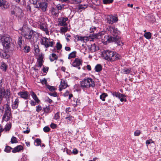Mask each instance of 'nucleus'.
<instances>
[{"mask_svg": "<svg viewBox=\"0 0 161 161\" xmlns=\"http://www.w3.org/2000/svg\"><path fill=\"white\" fill-rule=\"evenodd\" d=\"M54 119L57 120L58 119H59L60 118V116H59V112H57L56 113L54 116Z\"/></svg>", "mask_w": 161, "mask_h": 161, "instance_id": "nucleus-54", "label": "nucleus"}, {"mask_svg": "<svg viewBox=\"0 0 161 161\" xmlns=\"http://www.w3.org/2000/svg\"><path fill=\"white\" fill-rule=\"evenodd\" d=\"M35 142L36 143V144L35 145L36 146H40L41 144V139L39 138H36L35 139Z\"/></svg>", "mask_w": 161, "mask_h": 161, "instance_id": "nucleus-44", "label": "nucleus"}, {"mask_svg": "<svg viewBox=\"0 0 161 161\" xmlns=\"http://www.w3.org/2000/svg\"><path fill=\"white\" fill-rule=\"evenodd\" d=\"M12 116L11 112H5L2 117V121H7L10 119Z\"/></svg>", "mask_w": 161, "mask_h": 161, "instance_id": "nucleus-11", "label": "nucleus"}, {"mask_svg": "<svg viewBox=\"0 0 161 161\" xmlns=\"http://www.w3.org/2000/svg\"><path fill=\"white\" fill-rule=\"evenodd\" d=\"M23 50L25 53H28L30 51L31 48L29 46L25 45L24 47Z\"/></svg>", "mask_w": 161, "mask_h": 161, "instance_id": "nucleus-33", "label": "nucleus"}, {"mask_svg": "<svg viewBox=\"0 0 161 161\" xmlns=\"http://www.w3.org/2000/svg\"><path fill=\"white\" fill-rule=\"evenodd\" d=\"M18 95L20 96L21 98L25 99H29L30 98V94L26 91H23L20 92L18 93Z\"/></svg>", "mask_w": 161, "mask_h": 161, "instance_id": "nucleus-10", "label": "nucleus"}, {"mask_svg": "<svg viewBox=\"0 0 161 161\" xmlns=\"http://www.w3.org/2000/svg\"><path fill=\"white\" fill-rule=\"evenodd\" d=\"M19 99L18 98H16L13 104L12 105V108L13 109H15L18 108L19 104Z\"/></svg>", "mask_w": 161, "mask_h": 161, "instance_id": "nucleus-17", "label": "nucleus"}, {"mask_svg": "<svg viewBox=\"0 0 161 161\" xmlns=\"http://www.w3.org/2000/svg\"><path fill=\"white\" fill-rule=\"evenodd\" d=\"M74 103H73L74 105L76 106L77 105H80V100L78 99L75 98L74 99Z\"/></svg>", "mask_w": 161, "mask_h": 161, "instance_id": "nucleus-47", "label": "nucleus"}, {"mask_svg": "<svg viewBox=\"0 0 161 161\" xmlns=\"http://www.w3.org/2000/svg\"><path fill=\"white\" fill-rule=\"evenodd\" d=\"M10 142L12 144L17 143L18 142L17 138L14 136H12L11 138Z\"/></svg>", "mask_w": 161, "mask_h": 161, "instance_id": "nucleus-45", "label": "nucleus"}, {"mask_svg": "<svg viewBox=\"0 0 161 161\" xmlns=\"http://www.w3.org/2000/svg\"><path fill=\"white\" fill-rule=\"evenodd\" d=\"M154 143L152 139H150L149 140H147L146 141V143L147 145L150 144L151 143Z\"/></svg>", "mask_w": 161, "mask_h": 161, "instance_id": "nucleus-60", "label": "nucleus"}, {"mask_svg": "<svg viewBox=\"0 0 161 161\" xmlns=\"http://www.w3.org/2000/svg\"><path fill=\"white\" fill-rule=\"evenodd\" d=\"M27 22H24V24H23V26L22 27V28H20L19 30V32L22 31L23 30V29H25V28H29L27 27Z\"/></svg>", "mask_w": 161, "mask_h": 161, "instance_id": "nucleus-36", "label": "nucleus"}, {"mask_svg": "<svg viewBox=\"0 0 161 161\" xmlns=\"http://www.w3.org/2000/svg\"><path fill=\"white\" fill-rule=\"evenodd\" d=\"M114 0H103V2L104 4H109L112 3Z\"/></svg>", "mask_w": 161, "mask_h": 161, "instance_id": "nucleus-46", "label": "nucleus"}, {"mask_svg": "<svg viewBox=\"0 0 161 161\" xmlns=\"http://www.w3.org/2000/svg\"><path fill=\"white\" fill-rule=\"evenodd\" d=\"M38 62V65H37L39 67H41L42 65V58L41 57H39L37 60Z\"/></svg>", "mask_w": 161, "mask_h": 161, "instance_id": "nucleus-37", "label": "nucleus"}, {"mask_svg": "<svg viewBox=\"0 0 161 161\" xmlns=\"http://www.w3.org/2000/svg\"><path fill=\"white\" fill-rule=\"evenodd\" d=\"M11 109L8 104H6V109L5 112H11Z\"/></svg>", "mask_w": 161, "mask_h": 161, "instance_id": "nucleus-49", "label": "nucleus"}, {"mask_svg": "<svg viewBox=\"0 0 161 161\" xmlns=\"http://www.w3.org/2000/svg\"><path fill=\"white\" fill-rule=\"evenodd\" d=\"M44 41H43L42 40V42L41 44L44 45L46 48H47L49 47H52L53 46L54 43L53 40H52V41H51L50 39H48L47 37H44Z\"/></svg>", "mask_w": 161, "mask_h": 161, "instance_id": "nucleus-6", "label": "nucleus"}, {"mask_svg": "<svg viewBox=\"0 0 161 161\" xmlns=\"http://www.w3.org/2000/svg\"><path fill=\"white\" fill-rule=\"evenodd\" d=\"M52 14L55 18L58 17V11L56 8L52 7L51 10Z\"/></svg>", "mask_w": 161, "mask_h": 161, "instance_id": "nucleus-16", "label": "nucleus"}, {"mask_svg": "<svg viewBox=\"0 0 161 161\" xmlns=\"http://www.w3.org/2000/svg\"><path fill=\"white\" fill-rule=\"evenodd\" d=\"M80 86L83 89L88 88L90 87H94L95 86V82L91 78H85L80 81Z\"/></svg>", "mask_w": 161, "mask_h": 161, "instance_id": "nucleus-5", "label": "nucleus"}, {"mask_svg": "<svg viewBox=\"0 0 161 161\" xmlns=\"http://www.w3.org/2000/svg\"><path fill=\"white\" fill-rule=\"evenodd\" d=\"M144 36L147 39H149L151 38L152 36V34L149 32H147L144 33Z\"/></svg>", "mask_w": 161, "mask_h": 161, "instance_id": "nucleus-32", "label": "nucleus"}, {"mask_svg": "<svg viewBox=\"0 0 161 161\" xmlns=\"http://www.w3.org/2000/svg\"><path fill=\"white\" fill-rule=\"evenodd\" d=\"M68 28L67 27H61L60 28L61 33H65L67 31Z\"/></svg>", "mask_w": 161, "mask_h": 161, "instance_id": "nucleus-48", "label": "nucleus"}, {"mask_svg": "<svg viewBox=\"0 0 161 161\" xmlns=\"http://www.w3.org/2000/svg\"><path fill=\"white\" fill-rule=\"evenodd\" d=\"M108 29V32L112 34L111 35L113 36H119L118 35L120 33V32L118 29L114 26H109Z\"/></svg>", "mask_w": 161, "mask_h": 161, "instance_id": "nucleus-8", "label": "nucleus"}, {"mask_svg": "<svg viewBox=\"0 0 161 161\" xmlns=\"http://www.w3.org/2000/svg\"><path fill=\"white\" fill-rule=\"evenodd\" d=\"M19 32L25 39L28 40L31 39L37 34L36 32L30 28H25Z\"/></svg>", "mask_w": 161, "mask_h": 161, "instance_id": "nucleus-3", "label": "nucleus"}, {"mask_svg": "<svg viewBox=\"0 0 161 161\" xmlns=\"http://www.w3.org/2000/svg\"><path fill=\"white\" fill-rule=\"evenodd\" d=\"M43 130L45 132H47L50 131V128L49 127L46 126L43 128Z\"/></svg>", "mask_w": 161, "mask_h": 161, "instance_id": "nucleus-53", "label": "nucleus"}, {"mask_svg": "<svg viewBox=\"0 0 161 161\" xmlns=\"http://www.w3.org/2000/svg\"><path fill=\"white\" fill-rule=\"evenodd\" d=\"M4 83V79L3 78H0V91H4L5 93L7 92V89L5 90L4 87H3V85ZM1 91H0V92Z\"/></svg>", "mask_w": 161, "mask_h": 161, "instance_id": "nucleus-22", "label": "nucleus"}, {"mask_svg": "<svg viewBox=\"0 0 161 161\" xmlns=\"http://www.w3.org/2000/svg\"><path fill=\"white\" fill-rule=\"evenodd\" d=\"M131 71V68H124L123 69V72L124 74H129Z\"/></svg>", "mask_w": 161, "mask_h": 161, "instance_id": "nucleus-28", "label": "nucleus"}, {"mask_svg": "<svg viewBox=\"0 0 161 161\" xmlns=\"http://www.w3.org/2000/svg\"><path fill=\"white\" fill-rule=\"evenodd\" d=\"M60 21L58 24V25H60L61 26H66L67 25V24L66 22V21Z\"/></svg>", "mask_w": 161, "mask_h": 161, "instance_id": "nucleus-41", "label": "nucleus"}, {"mask_svg": "<svg viewBox=\"0 0 161 161\" xmlns=\"http://www.w3.org/2000/svg\"><path fill=\"white\" fill-rule=\"evenodd\" d=\"M12 149V147L10 146H7L5 147L4 151L7 153H10Z\"/></svg>", "mask_w": 161, "mask_h": 161, "instance_id": "nucleus-42", "label": "nucleus"}, {"mask_svg": "<svg viewBox=\"0 0 161 161\" xmlns=\"http://www.w3.org/2000/svg\"><path fill=\"white\" fill-rule=\"evenodd\" d=\"M106 20H118L116 15L111 14L105 16Z\"/></svg>", "mask_w": 161, "mask_h": 161, "instance_id": "nucleus-15", "label": "nucleus"}, {"mask_svg": "<svg viewBox=\"0 0 161 161\" xmlns=\"http://www.w3.org/2000/svg\"><path fill=\"white\" fill-rule=\"evenodd\" d=\"M33 4L34 7L36 8H39L40 7V5L41 2L39 0H32Z\"/></svg>", "mask_w": 161, "mask_h": 161, "instance_id": "nucleus-24", "label": "nucleus"}, {"mask_svg": "<svg viewBox=\"0 0 161 161\" xmlns=\"http://www.w3.org/2000/svg\"><path fill=\"white\" fill-rule=\"evenodd\" d=\"M101 38L103 42H114L117 43L119 46L120 45L119 43L120 41V38L119 36H113L109 35H103L101 36Z\"/></svg>", "mask_w": 161, "mask_h": 161, "instance_id": "nucleus-4", "label": "nucleus"}, {"mask_svg": "<svg viewBox=\"0 0 161 161\" xmlns=\"http://www.w3.org/2000/svg\"><path fill=\"white\" fill-rule=\"evenodd\" d=\"M87 7V5L86 4L84 5H80L78 6V9L80 10L81 9H84Z\"/></svg>", "mask_w": 161, "mask_h": 161, "instance_id": "nucleus-39", "label": "nucleus"}, {"mask_svg": "<svg viewBox=\"0 0 161 161\" xmlns=\"http://www.w3.org/2000/svg\"><path fill=\"white\" fill-rule=\"evenodd\" d=\"M0 69L3 71H6L8 68V65L4 62H3L2 63L0 67Z\"/></svg>", "mask_w": 161, "mask_h": 161, "instance_id": "nucleus-25", "label": "nucleus"}, {"mask_svg": "<svg viewBox=\"0 0 161 161\" xmlns=\"http://www.w3.org/2000/svg\"><path fill=\"white\" fill-rule=\"evenodd\" d=\"M23 149V147L21 145H18L13 149L12 152L14 153H15L22 150Z\"/></svg>", "mask_w": 161, "mask_h": 161, "instance_id": "nucleus-18", "label": "nucleus"}, {"mask_svg": "<svg viewBox=\"0 0 161 161\" xmlns=\"http://www.w3.org/2000/svg\"><path fill=\"white\" fill-rule=\"evenodd\" d=\"M12 39L8 35L4 34L0 36V42L3 47L6 49H9L11 45Z\"/></svg>", "mask_w": 161, "mask_h": 161, "instance_id": "nucleus-2", "label": "nucleus"}, {"mask_svg": "<svg viewBox=\"0 0 161 161\" xmlns=\"http://www.w3.org/2000/svg\"><path fill=\"white\" fill-rule=\"evenodd\" d=\"M47 87L48 88L50 91L53 92L55 91L56 89L53 86H50V85H46Z\"/></svg>", "mask_w": 161, "mask_h": 161, "instance_id": "nucleus-43", "label": "nucleus"}, {"mask_svg": "<svg viewBox=\"0 0 161 161\" xmlns=\"http://www.w3.org/2000/svg\"><path fill=\"white\" fill-rule=\"evenodd\" d=\"M92 3L96 5H98L99 4V0H91Z\"/></svg>", "mask_w": 161, "mask_h": 161, "instance_id": "nucleus-57", "label": "nucleus"}, {"mask_svg": "<svg viewBox=\"0 0 161 161\" xmlns=\"http://www.w3.org/2000/svg\"><path fill=\"white\" fill-rule=\"evenodd\" d=\"M83 61L81 59L76 58L73 62L72 65L74 67H77L79 69H80V65H82Z\"/></svg>", "mask_w": 161, "mask_h": 161, "instance_id": "nucleus-9", "label": "nucleus"}, {"mask_svg": "<svg viewBox=\"0 0 161 161\" xmlns=\"http://www.w3.org/2000/svg\"><path fill=\"white\" fill-rule=\"evenodd\" d=\"M23 36L22 35L19 36L17 41V43L21 48H22V45L23 44V42H24Z\"/></svg>", "mask_w": 161, "mask_h": 161, "instance_id": "nucleus-20", "label": "nucleus"}, {"mask_svg": "<svg viewBox=\"0 0 161 161\" xmlns=\"http://www.w3.org/2000/svg\"><path fill=\"white\" fill-rule=\"evenodd\" d=\"M112 95L114 96H115L116 97H117L119 98H120V95H121V94L119 92H112Z\"/></svg>", "mask_w": 161, "mask_h": 161, "instance_id": "nucleus-38", "label": "nucleus"}, {"mask_svg": "<svg viewBox=\"0 0 161 161\" xmlns=\"http://www.w3.org/2000/svg\"><path fill=\"white\" fill-rule=\"evenodd\" d=\"M75 37L76 39H77L78 41L80 40L81 41H84L85 39V38H86L85 37L80 36L78 35H76Z\"/></svg>", "mask_w": 161, "mask_h": 161, "instance_id": "nucleus-40", "label": "nucleus"}, {"mask_svg": "<svg viewBox=\"0 0 161 161\" xmlns=\"http://www.w3.org/2000/svg\"><path fill=\"white\" fill-rule=\"evenodd\" d=\"M17 9H18V10L19 11V13L21 14L22 12V10L21 9L19 8H16L15 9V10H12L11 11V14L12 16L13 17V19H16V18L17 17V16L18 14L16 13V10Z\"/></svg>", "mask_w": 161, "mask_h": 161, "instance_id": "nucleus-14", "label": "nucleus"}, {"mask_svg": "<svg viewBox=\"0 0 161 161\" xmlns=\"http://www.w3.org/2000/svg\"><path fill=\"white\" fill-rule=\"evenodd\" d=\"M72 153L74 154H76L78 153V151L76 148H74L72 151Z\"/></svg>", "mask_w": 161, "mask_h": 161, "instance_id": "nucleus-64", "label": "nucleus"}, {"mask_svg": "<svg viewBox=\"0 0 161 161\" xmlns=\"http://www.w3.org/2000/svg\"><path fill=\"white\" fill-rule=\"evenodd\" d=\"M141 134V131L140 130H136L135 131L134 134L135 136H138Z\"/></svg>", "mask_w": 161, "mask_h": 161, "instance_id": "nucleus-55", "label": "nucleus"}, {"mask_svg": "<svg viewBox=\"0 0 161 161\" xmlns=\"http://www.w3.org/2000/svg\"><path fill=\"white\" fill-rule=\"evenodd\" d=\"M9 6V4L5 0H0V7L2 9H6Z\"/></svg>", "mask_w": 161, "mask_h": 161, "instance_id": "nucleus-12", "label": "nucleus"}, {"mask_svg": "<svg viewBox=\"0 0 161 161\" xmlns=\"http://www.w3.org/2000/svg\"><path fill=\"white\" fill-rule=\"evenodd\" d=\"M65 119L67 120L68 124H70L74 121V118L73 116L69 115V116L66 117Z\"/></svg>", "mask_w": 161, "mask_h": 161, "instance_id": "nucleus-23", "label": "nucleus"}, {"mask_svg": "<svg viewBox=\"0 0 161 161\" xmlns=\"http://www.w3.org/2000/svg\"><path fill=\"white\" fill-rule=\"evenodd\" d=\"M30 103L32 106H35L36 104V102L35 101H34L33 100H31L30 101Z\"/></svg>", "mask_w": 161, "mask_h": 161, "instance_id": "nucleus-61", "label": "nucleus"}, {"mask_svg": "<svg viewBox=\"0 0 161 161\" xmlns=\"http://www.w3.org/2000/svg\"><path fill=\"white\" fill-rule=\"evenodd\" d=\"M37 25L36 24L33 25V26L34 27H38L41 30L44 31L47 34L48 33V31L47 28L46 24L45 23H42L39 21H38Z\"/></svg>", "mask_w": 161, "mask_h": 161, "instance_id": "nucleus-7", "label": "nucleus"}, {"mask_svg": "<svg viewBox=\"0 0 161 161\" xmlns=\"http://www.w3.org/2000/svg\"><path fill=\"white\" fill-rule=\"evenodd\" d=\"M102 56L108 61L113 62L120 59L121 56L118 53L111 50H104L102 52Z\"/></svg>", "mask_w": 161, "mask_h": 161, "instance_id": "nucleus-1", "label": "nucleus"}, {"mask_svg": "<svg viewBox=\"0 0 161 161\" xmlns=\"http://www.w3.org/2000/svg\"><path fill=\"white\" fill-rule=\"evenodd\" d=\"M62 47V45L60 43L58 42L56 44V48L57 50H60Z\"/></svg>", "mask_w": 161, "mask_h": 161, "instance_id": "nucleus-52", "label": "nucleus"}, {"mask_svg": "<svg viewBox=\"0 0 161 161\" xmlns=\"http://www.w3.org/2000/svg\"><path fill=\"white\" fill-rule=\"evenodd\" d=\"M12 126V124L11 123H7L5 125L4 128V130L6 131H8L11 129Z\"/></svg>", "mask_w": 161, "mask_h": 161, "instance_id": "nucleus-29", "label": "nucleus"}, {"mask_svg": "<svg viewBox=\"0 0 161 161\" xmlns=\"http://www.w3.org/2000/svg\"><path fill=\"white\" fill-rule=\"evenodd\" d=\"M98 47L96 45L95 43H94L93 45H92L91 48L94 51L96 50L97 49H98Z\"/></svg>", "mask_w": 161, "mask_h": 161, "instance_id": "nucleus-56", "label": "nucleus"}, {"mask_svg": "<svg viewBox=\"0 0 161 161\" xmlns=\"http://www.w3.org/2000/svg\"><path fill=\"white\" fill-rule=\"evenodd\" d=\"M68 86V85L65 79H62L61 81L60 85L59 86V90L61 91L63 89L66 88Z\"/></svg>", "mask_w": 161, "mask_h": 161, "instance_id": "nucleus-13", "label": "nucleus"}, {"mask_svg": "<svg viewBox=\"0 0 161 161\" xmlns=\"http://www.w3.org/2000/svg\"><path fill=\"white\" fill-rule=\"evenodd\" d=\"M92 35V39H97L98 38V36L99 35L98 34H91Z\"/></svg>", "mask_w": 161, "mask_h": 161, "instance_id": "nucleus-62", "label": "nucleus"}, {"mask_svg": "<svg viewBox=\"0 0 161 161\" xmlns=\"http://www.w3.org/2000/svg\"><path fill=\"white\" fill-rule=\"evenodd\" d=\"M16 3L22 5H25L26 0H14Z\"/></svg>", "mask_w": 161, "mask_h": 161, "instance_id": "nucleus-35", "label": "nucleus"}, {"mask_svg": "<svg viewBox=\"0 0 161 161\" xmlns=\"http://www.w3.org/2000/svg\"><path fill=\"white\" fill-rule=\"evenodd\" d=\"M64 5L63 4L61 5L60 4H58L57 5L56 8L58 11L59 10L62 9V8H64Z\"/></svg>", "mask_w": 161, "mask_h": 161, "instance_id": "nucleus-51", "label": "nucleus"}, {"mask_svg": "<svg viewBox=\"0 0 161 161\" xmlns=\"http://www.w3.org/2000/svg\"><path fill=\"white\" fill-rule=\"evenodd\" d=\"M76 52L75 51H73L70 53L68 57L69 59H70L72 58H75L76 56Z\"/></svg>", "mask_w": 161, "mask_h": 161, "instance_id": "nucleus-30", "label": "nucleus"}, {"mask_svg": "<svg viewBox=\"0 0 161 161\" xmlns=\"http://www.w3.org/2000/svg\"><path fill=\"white\" fill-rule=\"evenodd\" d=\"M42 108L41 106L40 105H39L38 106L36 107V111L38 112H39L40 111H41L42 110Z\"/></svg>", "mask_w": 161, "mask_h": 161, "instance_id": "nucleus-58", "label": "nucleus"}, {"mask_svg": "<svg viewBox=\"0 0 161 161\" xmlns=\"http://www.w3.org/2000/svg\"><path fill=\"white\" fill-rule=\"evenodd\" d=\"M1 56L5 59H8L10 57L9 55L6 52H4L1 54Z\"/></svg>", "mask_w": 161, "mask_h": 161, "instance_id": "nucleus-31", "label": "nucleus"}, {"mask_svg": "<svg viewBox=\"0 0 161 161\" xmlns=\"http://www.w3.org/2000/svg\"><path fill=\"white\" fill-rule=\"evenodd\" d=\"M48 94L50 96H53L54 97H56L57 96V93L56 92H54L53 93L50 92V93H49Z\"/></svg>", "mask_w": 161, "mask_h": 161, "instance_id": "nucleus-63", "label": "nucleus"}, {"mask_svg": "<svg viewBox=\"0 0 161 161\" xmlns=\"http://www.w3.org/2000/svg\"><path fill=\"white\" fill-rule=\"evenodd\" d=\"M40 7L43 11H45L47 6V4L46 2H41Z\"/></svg>", "mask_w": 161, "mask_h": 161, "instance_id": "nucleus-19", "label": "nucleus"}, {"mask_svg": "<svg viewBox=\"0 0 161 161\" xmlns=\"http://www.w3.org/2000/svg\"><path fill=\"white\" fill-rule=\"evenodd\" d=\"M43 110L44 112L45 113H48L50 112V108L49 107V106H48V107H47L46 108H43Z\"/></svg>", "mask_w": 161, "mask_h": 161, "instance_id": "nucleus-50", "label": "nucleus"}, {"mask_svg": "<svg viewBox=\"0 0 161 161\" xmlns=\"http://www.w3.org/2000/svg\"><path fill=\"white\" fill-rule=\"evenodd\" d=\"M94 69L97 72H100L102 69V65L99 64H98L95 66Z\"/></svg>", "mask_w": 161, "mask_h": 161, "instance_id": "nucleus-27", "label": "nucleus"}, {"mask_svg": "<svg viewBox=\"0 0 161 161\" xmlns=\"http://www.w3.org/2000/svg\"><path fill=\"white\" fill-rule=\"evenodd\" d=\"M50 127L51 128L54 129L55 128H56L57 127V125L56 124H55L53 123H52L50 125Z\"/></svg>", "mask_w": 161, "mask_h": 161, "instance_id": "nucleus-59", "label": "nucleus"}, {"mask_svg": "<svg viewBox=\"0 0 161 161\" xmlns=\"http://www.w3.org/2000/svg\"><path fill=\"white\" fill-rule=\"evenodd\" d=\"M58 58V57L55 54L53 53L51 54V56H50L49 58L51 62H53L54 60H56Z\"/></svg>", "mask_w": 161, "mask_h": 161, "instance_id": "nucleus-26", "label": "nucleus"}, {"mask_svg": "<svg viewBox=\"0 0 161 161\" xmlns=\"http://www.w3.org/2000/svg\"><path fill=\"white\" fill-rule=\"evenodd\" d=\"M31 94L33 99L37 103H38L40 102V100L38 99L36 94L34 92L32 91L31 92Z\"/></svg>", "mask_w": 161, "mask_h": 161, "instance_id": "nucleus-21", "label": "nucleus"}, {"mask_svg": "<svg viewBox=\"0 0 161 161\" xmlns=\"http://www.w3.org/2000/svg\"><path fill=\"white\" fill-rule=\"evenodd\" d=\"M108 95L107 93H103L101 95H100V98L103 101H105V98L107 97Z\"/></svg>", "mask_w": 161, "mask_h": 161, "instance_id": "nucleus-34", "label": "nucleus"}]
</instances>
